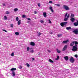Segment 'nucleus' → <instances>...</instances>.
Returning a JSON list of instances; mask_svg holds the SVG:
<instances>
[{
  "label": "nucleus",
  "mask_w": 78,
  "mask_h": 78,
  "mask_svg": "<svg viewBox=\"0 0 78 78\" xmlns=\"http://www.w3.org/2000/svg\"><path fill=\"white\" fill-rule=\"evenodd\" d=\"M63 9L66 10V11H68V10H69V7L66 5H63Z\"/></svg>",
  "instance_id": "nucleus-1"
},
{
  "label": "nucleus",
  "mask_w": 78,
  "mask_h": 78,
  "mask_svg": "<svg viewBox=\"0 0 78 78\" xmlns=\"http://www.w3.org/2000/svg\"><path fill=\"white\" fill-rule=\"evenodd\" d=\"M77 50H78V48H77V47L74 46L73 47V48L72 49V51H76Z\"/></svg>",
  "instance_id": "nucleus-2"
},
{
  "label": "nucleus",
  "mask_w": 78,
  "mask_h": 78,
  "mask_svg": "<svg viewBox=\"0 0 78 78\" xmlns=\"http://www.w3.org/2000/svg\"><path fill=\"white\" fill-rule=\"evenodd\" d=\"M69 61L71 63H73L74 61H75V59L73 58V57H72L70 59Z\"/></svg>",
  "instance_id": "nucleus-3"
},
{
  "label": "nucleus",
  "mask_w": 78,
  "mask_h": 78,
  "mask_svg": "<svg viewBox=\"0 0 78 78\" xmlns=\"http://www.w3.org/2000/svg\"><path fill=\"white\" fill-rule=\"evenodd\" d=\"M67 23V22H64L61 23H60V25L62 27H64V26L66 25Z\"/></svg>",
  "instance_id": "nucleus-4"
},
{
  "label": "nucleus",
  "mask_w": 78,
  "mask_h": 78,
  "mask_svg": "<svg viewBox=\"0 0 78 78\" xmlns=\"http://www.w3.org/2000/svg\"><path fill=\"white\" fill-rule=\"evenodd\" d=\"M67 13H66V14L65 15V18L64 19V21H67V20H68V18H66L67 17Z\"/></svg>",
  "instance_id": "nucleus-5"
},
{
  "label": "nucleus",
  "mask_w": 78,
  "mask_h": 78,
  "mask_svg": "<svg viewBox=\"0 0 78 78\" xmlns=\"http://www.w3.org/2000/svg\"><path fill=\"white\" fill-rule=\"evenodd\" d=\"M73 32L74 33L76 34H78V29H76L75 30H74Z\"/></svg>",
  "instance_id": "nucleus-6"
},
{
  "label": "nucleus",
  "mask_w": 78,
  "mask_h": 78,
  "mask_svg": "<svg viewBox=\"0 0 78 78\" xmlns=\"http://www.w3.org/2000/svg\"><path fill=\"white\" fill-rule=\"evenodd\" d=\"M67 45H65L64 46L62 51H65L66 50H67Z\"/></svg>",
  "instance_id": "nucleus-7"
},
{
  "label": "nucleus",
  "mask_w": 78,
  "mask_h": 78,
  "mask_svg": "<svg viewBox=\"0 0 78 78\" xmlns=\"http://www.w3.org/2000/svg\"><path fill=\"white\" fill-rule=\"evenodd\" d=\"M70 20L72 22H74V21L75 20V19L74 18L71 17L70 19Z\"/></svg>",
  "instance_id": "nucleus-8"
},
{
  "label": "nucleus",
  "mask_w": 78,
  "mask_h": 78,
  "mask_svg": "<svg viewBox=\"0 0 78 78\" xmlns=\"http://www.w3.org/2000/svg\"><path fill=\"white\" fill-rule=\"evenodd\" d=\"M30 45L32 46H34L35 45V43L34 42H31L30 43Z\"/></svg>",
  "instance_id": "nucleus-9"
},
{
  "label": "nucleus",
  "mask_w": 78,
  "mask_h": 78,
  "mask_svg": "<svg viewBox=\"0 0 78 78\" xmlns=\"http://www.w3.org/2000/svg\"><path fill=\"white\" fill-rule=\"evenodd\" d=\"M74 44H75V41H73L70 44V46H71V47L73 46Z\"/></svg>",
  "instance_id": "nucleus-10"
},
{
  "label": "nucleus",
  "mask_w": 78,
  "mask_h": 78,
  "mask_svg": "<svg viewBox=\"0 0 78 78\" xmlns=\"http://www.w3.org/2000/svg\"><path fill=\"white\" fill-rule=\"evenodd\" d=\"M67 42H69V40H67L66 41H64L62 42V44H67Z\"/></svg>",
  "instance_id": "nucleus-11"
},
{
  "label": "nucleus",
  "mask_w": 78,
  "mask_h": 78,
  "mask_svg": "<svg viewBox=\"0 0 78 78\" xmlns=\"http://www.w3.org/2000/svg\"><path fill=\"white\" fill-rule=\"evenodd\" d=\"M10 70L13 72L14 70H16V68H13L12 69H11Z\"/></svg>",
  "instance_id": "nucleus-12"
},
{
  "label": "nucleus",
  "mask_w": 78,
  "mask_h": 78,
  "mask_svg": "<svg viewBox=\"0 0 78 78\" xmlns=\"http://www.w3.org/2000/svg\"><path fill=\"white\" fill-rule=\"evenodd\" d=\"M64 58L66 61H67L69 59V57L67 56L64 57Z\"/></svg>",
  "instance_id": "nucleus-13"
},
{
  "label": "nucleus",
  "mask_w": 78,
  "mask_h": 78,
  "mask_svg": "<svg viewBox=\"0 0 78 78\" xmlns=\"http://www.w3.org/2000/svg\"><path fill=\"white\" fill-rule=\"evenodd\" d=\"M43 15L44 17H47V13H46V12H43Z\"/></svg>",
  "instance_id": "nucleus-14"
},
{
  "label": "nucleus",
  "mask_w": 78,
  "mask_h": 78,
  "mask_svg": "<svg viewBox=\"0 0 78 78\" xmlns=\"http://www.w3.org/2000/svg\"><path fill=\"white\" fill-rule=\"evenodd\" d=\"M74 25L75 27H77L78 26V22L74 23Z\"/></svg>",
  "instance_id": "nucleus-15"
},
{
  "label": "nucleus",
  "mask_w": 78,
  "mask_h": 78,
  "mask_svg": "<svg viewBox=\"0 0 78 78\" xmlns=\"http://www.w3.org/2000/svg\"><path fill=\"white\" fill-rule=\"evenodd\" d=\"M20 23H21V20H19L18 21V25H20Z\"/></svg>",
  "instance_id": "nucleus-16"
},
{
  "label": "nucleus",
  "mask_w": 78,
  "mask_h": 78,
  "mask_svg": "<svg viewBox=\"0 0 78 78\" xmlns=\"http://www.w3.org/2000/svg\"><path fill=\"white\" fill-rule=\"evenodd\" d=\"M49 9H51L52 12H54V11H53V9H52V7L50 6L49 7Z\"/></svg>",
  "instance_id": "nucleus-17"
},
{
  "label": "nucleus",
  "mask_w": 78,
  "mask_h": 78,
  "mask_svg": "<svg viewBox=\"0 0 78 78\" xmlns=\"http://www.w3.org/2000/svg\"><path fill=\"white\" fill-rule=\"evenodd\" d=\"M66 29L67 30H71V27H68L66 28Z\"/></svg>",
  "instance_id": "nucleus-18"
},
{
  "label": "nucleus",
  "mask_w": 78,
  "mask_h": 78,
  "mask_svg": "<svg viewBox=\"0 0 78 78\" xmlns=\"http://www.w3.org/2000/svg\"><path fill=\"white\" fill-rule=\"evenodd\" d=\"M12 76H16V74H15V72L14 71H13L12 72Z\"/></svg>",
  "instance_id": "nucleus-19"
},
{
  "label": "nucleus",
  "mask_w": 78,
  "mask_h": 78,
  "mask_svg": "<svg viewBox=\"0 0 78 78\" xmlns=\"http://www.w3.org/2000/svg\"><path fill=\"white\" fill-rule=\"evenodd\" d=\"M15 34L16 36H19V33L18 32H16Z\"/></svg>",
  "instance_id": "nucleus-20"
},
{
  "label": "nucleus",
  "mask_w": 78,
  "mask_h": 78,
  "mask_svg": "<svg viewBox=\"0 0 78 78\" xmlns=\"http://www.w3.org/2000/svg\"><path fill=\"white\" fill-rule=\"evenodd\" d=\"M49 61L50 62H51V63H53L54 62L51 59H49Z\"/></svg>",
  "instance_id": "nucleus-21"
},
{
  "label": "nucleus",
  "mask_w": 78,
  "mask_h": 78,
  "mask_svg": "<svg viewBox=\"0 0 78 78\" xmlns=\"http://www.w3.org/2000/svg\"><path fill=\"white\" fill-rule=\"evenodd\" d=\"M57 51L58 53H61V51L58 50V49H57Z\"/></svg>",
  "instance_id": "nucleus-22"
},
{
  "label": "nucleus",
  "mask_w": 78,
  "mask_h": 78,
  "mask_svg": "<svg viewBox=\"0 0 78 78\" xmlns=\"http://www.w3.org/2000/svg\"><path fill=\"white\" fill-rule=\"evenodd\" d=\"M19 10V9L17 8H15L14 9V11L15 12H16V11H18Z\"/></svg>",
  "instance_id": "nucleus-23"
},
{
  "label": "nucleus",
  "mask_w": 78,
  "mask_h": 78,
  "mask_svg": "<svg viewBox=\"0 0 78 78\" xmlns=\"http://www.w3.org/2000/svg\"><path fill=\"white\" fill-rule=\"evenodd\" d=\"M59 59V55H58L57 58L55 59V60H58Z\"/></svg>",
  "instance_id": "nucleus-24"
},
{
  "label": "nucleus",
  "mask_w": 78,
  "mask_h": 78,
  "mask_svg": "<svg viewBox=\"0 0 78 78\" xmlns=\"http://www.w3.org/2000/svg\"><path fill=\"white\" fill-rule=\"evenodd\" d=\"M74 16L75 15H74V14H71V17H74Z\"/></svg>",
  "instance_id": "nucleus-25"
},
{
  "label": "nucleus",
  "mask_w": 78,
  "mask_h": 78,
  "mask_svg": "<svg viewBox=\"0 0 78 78\" xmlns=\"http://www.w3.org/2000/svg\"><path fill=\"white\" fill-rule=\"evenodd\" d=\"M7 19H8V18H7V17H6V16H4V20H7Z\"/></svg>",
  "instance_id": "nucleus-26"
},
{
  "label": "nucleus",
  "mask_w": 78,
  "mask_h": 78,
  "mask_svg": "<svg viewBox=\"0 0 78 78\" xmlns=\"http://www.w3.org/2000/svg\"><path fill=\"white\" fill-rule=\"evenodd\" d=\"M41 34H42V33H41L40 32H39L38 33V36H40Z\"/></svg>",
  "instance_id": "nucleus-27"
},
{
  "label": "nucleus",
  "mask_w": 78,
  "mask_h": 78,
  "mask_svg": "<svg viewBox=\"0 0 78 78\" xmlns=\"http://www.w3.org/2000/svg\"><path fill=\"white\" fill-rule=\"evenodd\" d=\"M74 44L75 45H78V42L77 41H74Z\"/></svg>",
  "instance_id": "nucleus-28"
},
{
  "label": "nucleus",
  "mask_w": 78,
  "mask_h": 78,
  "mask_svg": "<svg viewBox=\"0 0 78 78\" xmlns=\"http://www.w3.org/2000/svg\"><path fill=\"white\" fill-rule=\"evenodd\" d=\"M5 14H9V12L8 11H6L5 12Z\"/></svg>",
  "instance_id": "nucleus-29"
},
{
  "label": "nucleus",
  "mask_w": 78,
  "mask_h": 78,
  "mask_svg": "<svg viewBox=\"0 0 78 78\" xmlns=\"http://www.w3.org/2000/svg\"><path fill=\"white\" fill-rule=\"evenodd\" d=\"M11 56H14V52H12L11 54Z\"/></svg>",
  "instance_id": "nucleus-30"
},
{
  "label": "nucleus",
  "mask_w": 78,
  "mask_h": 78,
  "mask_svg": "<svg viewBox=\"0 0 78 78\" xmlns=\"http://www.w3.org/2000/svg\"><path fill=\"white\" fill-rule=\"evenodd\" d=\"M26 65L27 67H30V64H28V63H26Z\"/></svg>",
  "instance_id": "nucleus-31"
},
{
  "label": "nucleus",
  "mask_w": 78,
  "mask_h": 78,
  "mask_svg": "<svg viewBox=\"0 0 78 78\" xmlns=\"http://www.w3.org/2000/svg\"><path fill=\"white\" fill-rule=\"evenodd\" d=\"M62 34H60L58 35V37H59L60 36H62Z\"/></svg>",
  "instance_id": "nucleus-32"
},
{
  "label": "nucleus",
  "mask_w": 78,
  "mask_h": 78,
  "mask_svg": "<svg viewBox=\"0 0 78 78\" xmlns=\"http://www.w3.org/2000/svg\"><path fill=\"white\" fill-rule=\"evenodd\" d=\"M16 21H18V20H19V18L18 17H16Z\"/></svg>",
  "instance_id": "nucleus-33"
},
{
  "label": "nucleus",
  "mask_w": 78,
  "mask_h": 78,
  "mask_svg": "<svg viewBox=\"0 0 78 78\" xmlns=\"http://www.w3.org/2000/svg\"><path fill=\"white\" fill-rule=\"evenodd\" d=\"M10 27H11L12 28H13V27H14V25H13V24H11L10 25Z\"/></svg>",
  "instance_id": "nucleus-34"
},
{
  "label": "nucleus",
  "mask_w": 78,
  "mask_h": 78,
  "mask_svg": "<svg viewBox=\"0 0 78 78\" xmlns=\"http://www.w3.org/2000/svg\"><path fill=\"white\" fill-rule=\"evenodd\" d=\"M25 17H26V16H25V15H23V16H22L23 18H25Z\"/></svg>",
  "instance_id": "nucleus-35"
},
{
  "label": "nucleus",
  "mask_w": 78,
  "mask_h": 78,
  "mask_svg": "<svg viewBox=\"0 0 78 78\" xmlns=\"http://www.w3.org/2000/svg\"><path fill=\"white\" fill-rule=\"evenodd\" d=\"M48 21H49V23H51V20H50V19L48 20Z\"/></svg>",
  "instance_id": "nucleus-36"
},
{
  "label": "nucleus",
  "mask_w": 78,
  "mask_h": 78,
  "mask_svg": "<svg viewBox=\"0 0 78 78\" xmlns=\"http://www.w3.org/2000/svg\"><path fill=\"white\" fill-rule=\"evenodd\" d=\"M69 17H70V15L68 14L67 16V18L69 19Z\"/></svg>",
  "instance_id": "nucleus-37"
},
{
  "label": "nucleus",
  "mask_w": 78,
  "mask_h": 78,
  "mask_svg": "<svg viewBox=\"0 0 78 78\" xmlns=\"http://www.w3.org/2000/svg\"><path fill=\"white\" fill-rule=\"evenodd\" d=\"M55 5H56V6H60V5L59 4H55Z\"/></svg>",
  "instance_id": "nucleus-38"
},
{
  "label": "nucleus",
  "mask_w": 78,
  "mask_h": 78,
  "mask_svg": "<svg viewBox=\"0 0 78 78\" xmlns=\"http://www.w3.org/2000/svg\"><path fill=\"white\" fill-rule=\"evenodd\" d=\"M30 53H34V50H32L30 51Z\"/></svg>",
  "instance_id": "nucleus-39"
},
{
  "label": "nucleus",
  "mask_w": 78,
  "mask_h": 78,
  "mask_svg": "<svg viewBox=\"0 0 78 78\" xmlns=\"http://www.w3.org/2000/svg\"><path fill=\"white\" fill-rule=\"evenodd\" d=\"M29 50H30V48H29V47H27V51H29Z\"/></svg>",
  "instance_id": "nucleus-40"
},
{
  "label": "nucleus",
  "mask_w": 78,
  "mask_h": 78,
  "mask_svg": "<svg viewBox=\"0 0 78 78\" xmlns=\"http://www.w3.org/2000/svg\"><path fill=\"white\" fill-rule=\"evenodd\" d=\"M75 57L76 58H78V55H74Z\"/></svg>",
  "instance_id": "nucleus-41"
},
{
  "label": "nucleus",
  "mask_w": 78,
  "mask_h": 78,
  "mask_svg": "<svg viewBox=\"0 0 78 78\" xmlns=\"http://www.w3.org/2000/svg\"><path fill=\"white\" fill-rule=\"evenodd\" d=\"M40 22H41V23H44V21L42 20H41Z\"/></svg>",
  "instance_id": "nucleus-42"
},
{
  "label": "nucleus",
  "mask_w": 78,
  "mask_h": 78,
  "mask_svg": "<svg viewBox=\"0 0 78 78\" xmlns=\"http://www.w3.org/2000/svg\"><path fill=\"white\" fill-rule=\"evenodd\" d=\"M37 5L39 7H40V6H41V4H40V3L38 4Z\"/></svg>",
  "instance_id": "nucleus-43"
},
{
  "label": "nucleus",
  "mask_w": 78,
  "mask_h": 78,
  "mask_svg": "<svg viewBox=\"0 0 78 78\" xmlns=\"http://www.w3.org/2000/svg\"><path fill=\"white\" fill-rule=\"evenodd\" d=\"M49 3H53V2L51 1H50L49 2Z\"/></svg>",
  "instance_id": "nucleus-44"
},
{
  "label": "nucleus",
  "mask_w": 78,
  "mask_h": 78,
  "mask_svg": "<svg viewBox=\"0 0 78 78\" xmlns=\"http://www.w3.org/2000/svg\"><path fill=\"white\" fill-rule=\"evenodd\" d=\"M22 66H20V69H22Z\"/></svg>",
  "instance_id": "nucleus-45"
},
{
  "label": "nucleus",
  "mask_w": 78,
  "mask_h": 78,
  "mask_svg": "<svg viewBox=\"0 0 78 78\" xmlns=\"http://www.w3.org/2000/svg\"><path fill=\"white\" fill-rule=\"evenodd\" d=\"M47 51H48V52H49V53H50V52H51V51H50L49 50H47Z\"/></svg>",
  "instance_id": "nucleus-46"
},
{
  "label": "nucleus",
  "mask_w": 78,
  "mask_h": 78,
  "mask_svg": "<svg viewBox=\"0 0 78 78\" xmlns=\"http://www.w3.org/2000/svg\"><path fill=\"white\" fill-rule=\"evenodd\" d=\"M34 13L35 14H37V12H36V11H34Z\"/></svg>",
  "instance_id": "nucleus-47"
},
{
  "label": "nucleus",
  "mask_w": 78,
  "mask_h": 78,
  "mask_svg": "<svg viewBox=\"0 0 78 78\" xmlns=\"http://www.w3.org/2000/svg\"><path fill=\"white\" fill-rule=\"evenodd\" d=\"M3 31H5V32H7V31L6 30H3Z\"/></svg>",
  "instance_id": "nucleus-48"
},
{
  "label": "nucleus",
  "mask_w": 78,
  "mask_h": 78,
  "mask_svg": "<svg viewBox=\"0 0 78 78\" xmlns=\"http://www.w3.org/2000/svg\"><path fill=\"white\" fill-rule=\"evenodd\" d=\"M27 19L28 20H31V19L30 18H27Z\"/></svg>",
  "instance_id": "nucleus-49"
},
{
  "label": "nucleus",
  "mask_w": 78,
  "mask_h": 78,
  "mask_svg": "<svg viewBox=\"0 0 78 78\" xmlns=\"http://www.w3.org/2000/svg\"><path fill=\"white\" fill-rule=\"evenodd\" d=\"M3 6H6V5H5V3L3 4Z\"/></svg>",
  "instance_id": "nucleus-50"
},
{
  "label": "nucleus",
  "mask_w": 78,
  "mask_h": 78,
  "mask_svg": "<svg viewBox=\"0 0 78 78\" xmlns=\"http://www.w3.org/2000/svg\"><path fill=\"white\" fill-rule=\"evenodd\" d=\"M34 59H35L34 58H32V60L33 61H34Z\"/></svg>",
  "instance_id": "nucleus-51"
},
{
  "label": "nucleus",
  "mask_w": 78,
  "mask_h": 78,
  "mask_svg": "<svg viewBox=\"0 0 78 78\" xmlns=\"http://www.w3.org/2000/svg\"><path fill=\"white\" fill-rule=\"evenodd\" d=\"M77 46V45L76 44H75V47H76Z\"/></svg>",
  "instance_id": "nucleus-52"
},
{
  "label": "nucleus",
  "mask_w": 78,
  "mask_h": 78,
  "mask_svg": "<svg viewBox=\"0 0 78 78\" xmlns=\"http://www.w3.org/2000/svg\"><path fill=\"white\" fill-rule=\"evenodd\" d=\"M76 22H78V20H76Z\"/></svg>",
  "instance_id": "nucleus-53"
},
{
  "label": "nucleus",
  "mask_w": 78,
  "mask_h": 78,
  "mask_svg": "<svg viewBox=\"0 0 78 78\" xmlns=\"http://www.w3.org/2000/svg\"><path fill=\"white\" fill-rule=\"evenodd\" d=\"M1 45V44L0 43V45Z\"/></svg>",
  "instance_id": "nucleus-54"
}]
</instances>
